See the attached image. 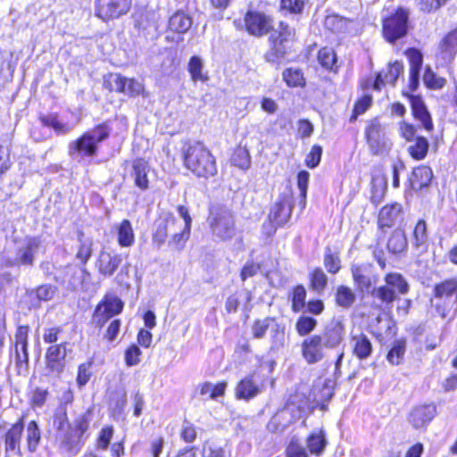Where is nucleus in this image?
I'll return each instance as SVG.
<instances>
[{"label":"nucleus","instance_id":"obj_1","mask_svg":"<svg viewBox=\"0 0 457 457\" xmlns=\"http://www.w3.org/2000/svg\"><path fill=\"white\" fill-rule=\"evenodd\" d=\"M345 327L341 321H332L322 334L307 337L301 344V353L308 364L321 361L326 349L337 347L344 339Z\"/></svg>","mask_w":457,"mask_h":457},{"label":"nucleus","instance_id":"obj_2","mask_svg":"<svg viewBox=\"0 0 457 457\" xmlns=\"http://www.w3.org/2000/svg\"><path fill=\"white\" fill-rule=\"evenodd\" d=\"M182 157L184 166L197 177L209 178L217 173L215 158L202 143L185 145Z\"/></svg>","mask_w":457,"mask_h":457},{"label":"nucleus","instance_id":"obj_3","mask_svg":"<svg viewBox=\"0 0 457 457\" xmlns=\"http://www.w3.org/2000/svg\"><path fill=\"white\" fill-rule=\"evenodd\" d=\"M108 136L109 129L105 125L97 126L70 144V155L78 161L94 156L97 151V144L107 138Z\"/></svg>","mask_w":457,"mask_h":457},{"label":"nucleus","instance_id":"obj_4","mask_svg":"<svg viewBox=\"0 0 457 457\" xmlns=\"http://www.w3.org/2000/svg\"><path fill=\"white\" fill-rule=\"evenodd\" d=\"M294 36L295 33L288 25L280 22L278 29L270 34V48L265 54L267 62H279L287 54Z\"/></svg>","mask_w":457,"mask_h":457},{"label":"nucleus","instance_id":"obj_5","mask_svg":"<svg viewBox=\"0 0 457 457\" xmlns=\"http://www.w3.org/2000/svg\"><path fill=\"white\" fill-rule=\"evenodd\" d=\"M385 285L374 287L370 291L373 297L386 304L392 303L399 295H405L409 290V285L400 273H389L385 277Z\"/></svg>","mask_w":457,"mask_h":457},{"label":"nucleus","instance_id":"obj_6","mask_svg":"<svg viewBox=\"0 0 457 457\" xmlns=\"http://www.w3.org/2000/svg\"><path fill=\"white\" fill-rule=\"evenodd\" d=\"M209 223L212 234L220 240L230 239L235 234L232 214L220 206L211 207Z\"/></svg>","mask_w":457,"mask_h":457},{"label":"nucleus","instance_id":"obj_7","mask_svg":"<svg viewBox=\"0 0 457 457\" xmlns=\"http://www.w3.org/2000/svg\"><path fill=\"white\" fill-rule=\"evenodd\" d=\"M409 13L403 8H399L395 14L383 21V35L389 43L403 37L408 30Z\"/></svg>","mask_w":457,"mask_h":457},{"label":"nucleus","instance_id":"obj_8","mask_svg":"<svg viewBox=\"0 0 457 457\" xmlns=\"http://www.w3.org/2000/svg\"><path fill=\"white\" fill-rule=\"evenodd\" d=\"M89 428L88 414L84 413L74 420L73 427L62 435V445L71 453H78L82 445V436Z\"/></svg>","mask_w":457,"mask_h":457},{"label":"nucleus","instance_id":"obj_9","mask_svg":"<svg viewBox=\"0 0 457 457\" xmlns=\"http://www.w3.org/2000/svg\"><path fill=\"white\" fill-rule=\"evenodd\" d=\"M67 343L49 346L46 353V375L58 378L66 366Z\"/></svg>","mask_w":457,"mask_h":457},{"label":"nucleus","instance_id":"obj_10","mask_svg":"<svg viewBox=\"0 0 457 457\" xmlns=\"http://www.w3.org/2000/svg\"><path fill=\"white\" fill-rule=\"evenodd\" d=\"M132 0H96V13L104 21L120 18L130 9Z\"/></svg>","mask_w":457,"mask_h":457},{"label":"nucleus","instance_id":"obj_11","mask_svg":"<svg viewBox=\"0 0 457 457\" xmlns=\"http://www.w3.org/2000/svg\"><path fill=\"white\" fill-rule=\"evenodd\" d=\"M123 305V302L117 296L106 295L95 310V322L102 327L110 318L120 313Z\"/></svg>","mask_w":457,"mask_h":457},{"label":"nucleus","instance_id":"obj_12","mask_svg":"<svg viewBox=\"0 0 457 457\" xmlns=\"http://www.w3.org/2000/svg\"><path fill=\"white\" fill-rule=\"evenodd\" d=\"M244 25L250 35L262 37L270 31L272 21L263 12L248 11L245 15Z\"/></svg>","mask_w":457,"mask_h":457},{"label":"nucleus","instance_id":"obj_13","mask_svg":"<svg viewBox=\"0 0 457 457\" xmlns=\"http://www.w3.org/2000/svg\"><path fill=\"white\" fill-rule=\"evenodd\" d=\"M40 245V239L38 237H29L19 247L15 258L9 261V264L13 265H26L30 266L34 262L35 253L37 252Z\"/></svg>","mask_w":457,"mask_h":457},{"label":"nucleus","instance_id":"obj_14","mask_svg":"<svg viewBox=\"0 0 457 457\" xmlns=\"http://www.w3.org/2000/svg\"><path fill=\"white\" fill-rule=\"evenodd\" d=\"M108 82L112 90L131 96L140 95L144 90L141 82L134 79L122 77L120 74H111Z\"/></svg>","mask_w":457,"mask_h":457},{"label":"nucleus","instance_id":"obj_15","mask_svg":"<svg viewBox=\"0 0 457 457\" xmlns=\"http://www.w3.org/2000/svg\"><path fill=\"white\" fill-rule=\"evenodd\" d=\"M178 212L184 220V227L181 231L173 234L171 239L169 241V245L176 250L180 251L185 247V244L190 237L192 219L187 208L184 205H179Z\"/></svg>","mask_w":457,"mask_h":457},{"label":"nucleus","instance_id":"obj_16","mask_svg":"<svg viewBox=\"0 0 457 457\" xmlns=\"http://www.w3.org/2000/svg\"><path fill=\"white\" fill-rule=\"evenodd\" d=\"M436 415V407L433 403L415 406L409 413V421L416 428L425 427Z\"/></svg>","mask_w":457,"mask_h":457},{"label":"nucleus","instance_id":"obj_17","mask_svg":"<svg viewBox=\"0 0 457 457\" xmlns=\"http://www.w3.org/2000/svg\"><path fill=\"white\" fill-rule=\"evenodd\" d=\"M405 54L410 62L409 87L411 91H415L420 83V71L422 66L423 57L421 53L415 48H409Z\"/></svg>","mask_w":457,"mask_h":457},{"label":"nucleus","instance_id":"obj_18","mask_svg":"<svg viewBox=\"0 0 457 457\" xmlns=\"http://www.w3.org/2000/svg\"><path fill=\"white\" fill-rule=\"evenodd\" d=\"M403 65L401 62H395L377 75L374 82V88L380 90V86L391 85L395 86L397 79L403 73Z\"/></svg>","mask_w":457,"mask_h":457},{"label":"nucleus","instance_id":"obj_19","mask_svg":"<svg viewBox=\"0 0 457 457\" xmlns=\"http://www.w3.org/2000/svg\"><path fill=\"white\" fill-rule=\"evenodd\" d=\"M122 262L120 254H112L109 252H101L96 267L100 274L104 277H112Z\"/></svg>","mask_w":457,"mask_h":457},{"label":"nucleus","instance_id":"obj_20","mask_svg":"<svg viewBox=\"0 0 457 457\" xmlns=\"http://www.w3.org/2000/svg\"><path fill=\"white\" fill-rule=\"evenodd\" d=\"M262 390V386L253 381V376L249 375L237 383L235 395L237 399L247 401L257 396Z\"/></svg>","mask_w":457,"mask_h":457},{"label":"nucleus","instance_id":"obj_21","mask_svg":"<svg viewBox=\"0 0 457 457\" xmlns=\"http://www.w3.org/2000/svg\"><path fill=\"white\" fill-rule=\"evenodd\" d=\"M24 430L23 418L13 424L5 434L6 452L21 453V441Z\"/></svg>","mask_w":457,"mask_h":457},{"label":"nucleus","instance_id":"obj_22","mask_svg":"<svg viewBox=\"0 0 457 457\" xmlns=\"http://www.w3.org/2000/svg\"><path fill=\"white\" fill-rule=\"evenodd\" d=\"M403 213L402 205L395 202L390 204L385 205L378 214V225L380 228L391 227L396 222Z\"/></svg>","mask_w":457,"mask_h":457},{"label":"nucleus","instance_id":"obj_23","mask_svg":"<svg viewBox=\"0 0 457 457\" xmlns=\"http://www.w3.org/2000/svg\"><path fill=\"white\" fill-rule=\"evenodd\" d=\"M351 270L353 280L361 292H370L372 285L377 283V277L369 276L365 266L353 265Z\"/></svg>","mask_w":457,"mask_h":457},{"label":"nucleus","instance_id":"obj_24","mask_svg":"<svg viewBox=\"0 0 457 457\" xmlns=\"http://www.w3.org/2000/svg\"><path fill=\"white\" fill-rule=\"evenodd\" d=\"M291 202H276L270 208L269 216L271 221L284 225L291 216Z\"/></svg>","mask_w":457,"mask_h":457},{"label":"nucleus","instance_id":"obj_25","mask_svg":"<svg viewBox=\"0 0 457 457\" xmlns=\"http://www.w3.org/2000/svg\"><path fill=\"white\" fill-rule=\"evenodd\" d=\"M353 354L360 360L367 359L372 353V345L364 334L353 336L351 339Z\"/></svg>","mask_w":457,"mask_h":457},{"label":"nucleus","instance_id":"obj_26","mask_svg":"<svg viewBox=\"0 0 457 457\" xmlns=\"http://www.w3.org/2000/svg\"><path fill=\"white\" fill-rule=\"evenodd\" d=\"M411 109L414 117L421 122L424 129L428 131L432 130L433 123L431 116L420 98L413 97L411 99Z\"/></svg>","mask_w":457,"mask_h":457},{"label":"nucleus","instance_id":"obj_27","mask_svg":"<svg viewBox=\"0 0 457 457\" xmlns=\"http://www.w3.org/2000/svg\"><path fill=\"white\" fill-rule=\"evenodd\" d=\"M149 166L144 159H137L133 162V176L135 184L141 189L148 187Z\"/></svg>","mask_w":457,"mask_h":457},{"label":"nucleus","instance_id":"obj_28","mask_svg":"<svg viewBox=\"0 0 457 457\" xmlns=\"http://www.w3.org/2000/svg\"><path fill=\"white\" fill-rule=\"evenodd\" d=\"M117 240L121 247H129L135 242V234L129 220H123L117 227Z\"/></svg>","mask_w":457,"mask_h":457},{"label":"nucleus","instance_id":"obj_29","mask_svg":"<svg viewBox=\"0 0 457 457\" xmlns=\"http://www.w3.org/2000/svg\"><path fill=\"white\" fill-rule=\"evenodd\" d=\"M192 26V19L183 12H177L169 21V29L171 31L183 34Z\"/></svg>","mask_w":457,"mask_h":457},{"label":"nucleus","instance_id":"obj_30","mask_svg":"<svg viewBox=\"0 0 457 457\" xmlns=\"http://www.w3.org/2000/svg\"><path fill=\"white\" fill-rule=\"evenodd\" d=\"M457 295V280L447 279L434 287V295L437 299L448 300Z\"/></svg>","mask_w":457,"mask_h":457},{"label":"nucleus","instance_id":"obj_31","mask_svg":"<svg viewBox=\"0 0 457 457\" xmlns=\"http://www.w3.org/2000/svg\"><path fill=\"white\" fill-rule=\"evenodd\" d=\"M228 384L224 381L213 386L210 382H204L198 386L199 394L204 399L215 400L225 394Z\"/></svg>","mask_w":457,"mask_h":457},{"label":"nucleus","instance_id":"obj_32","mask_svg":"<svg viewBox=\"0 0 457 457\" xmlns=\"http://www.w3.org/2000/svg\"><path fill=\"white\" fill-rule=\"evenodd\" d=\"M407 237L403 229L397 228L391 234L387 248L393 253H400L407 248Z\"/></svg>","mask_w":457,"mask_h":457},{"label":"nucleus","instance_id":"obj_33","mask_svg":"<svg viewBox=\"0 0 457 457\" xmlns=\"http://www.w3.org/2000/svg\"><path fill=\"white\" fill-rule=\"evenodd\" d=\"M187 70L193 81L205 82L208 80V74L207 72L204 71V62L200 57H191L188 62Z\"/></svg>","mask_w":457,"mask_h":457},{"label":"nucleus","instance_id":"obj_34","mask_svg":"<svg viewBox=\"0 0 457 457\" xmlns=\"http://www.w3.org/2000/svg\"><path fill=\"white\" fill-rule=\"evenodd\" d=\"M40 120L45 126L52 128L58 135L67 134L74 128L72 125L61 121L55 114L43 116Z\"/></svg>","mask_w":457,"mask_h":457},{"label":"nucleus","instance_id":"obj_35","mask_svg":"<svg viewBox=\"0 0 457 457\" xmlns=\"http://www.w3.org/2000/svg\"><path fill=\"white\" fill-rule=\"evenodd\" d=\"M41 439V432L37 423L35 420L29 422L26 428V443L29 452L37 450Z\"/></svg>","mask_w":457,"mask_h":457},{"label":"nucleus","instance_id":"obj_36","mask_svg":"<svg viewBox=\"0 0 457 457\" xmlns=\"http://www.w3.org/2000/svg\"><path fill=\"white\" fill-rule=\"evenodd\" d=\"M269 328L274 333L279 332V325L274 322L273 319L265 318L263 320H256L253 325V335L255 338H262Z\"/></svg>","mask_w":457,"mask_h":457},{"label":"nucleus","instance_id":"obj_37","mask_svg":"<svg viewBox=\"0 0 457 457\" xmlns=\"http://www.w3.org/2000/svg\"><path fill=\"white\" fill-rule=\"evenodd\" d=\"M433 177L432 170L428 166H420L414 169L411 183L413 187H423L429 184Z\"/></svg>","mask_w":457,"mask_h":457},{"label":"nucleus","instance_id":"obj_38","mask_svg":"<svg viewBox=\"0 0 457 457\" xmlns=\"http://www.w3.org/2000/svg\"><path fill=\"white\" fill-rule=\"evenodd\" d=\"M177 223L174 218L166 220L158 224L155 232L153 235V241L161 246L167 239L169 229L171 230V227Z\"/></svg>","mask_w":457,"mask_h":457},{"label":"nucleus","instance_id":"obj_39","mask_svg":"<svg viewBox=\"0 0 457 457\" xmlns=\"http://www.w3.org/2000/svg\"><path fill=\"white\" fill-rule=\"evenodd\" d=\"M282 76L288 87H303L305 84L303 74L300 69L288 68L284 71Z\"/></svg>","mask_w":457,"mask_h":457},{"label":"nucleus","instance_id":"obj_40","mask_svg":"<svg viewBox=\"0 0 457 457\" xmlns=\"http://www.w3.org/2000/svg\"><path fill=\"white\" fill-rule=\"evenodd\" d=\"M406 342L403 339L395 341L387 353V361L393 365H399L405 353Z\"/></svg>","mask_w":457,"mask_h":457},{"label":"nucleus","instance_id":"obj_41","mask_svg":"<svg viewBox=\"0 0 457 457\" xmlns=\"http://www.w3.org/2000/svg\"><path fill=\"white\" fill-rule=\"evenodd\" d=\"M326 439L324 434L320 431L319 433H313L310 435L307 439V447L312 453L320 454L325 446H326Z\"/></svg>","mask_w":457,"mask_h":457},{"label":"nucleus","instance_id":"obj_42","mask_svg":"<svg viewBox=\"0 0 457 457\" xmlns=\"http://www.w3.org/2000/svg\"><path fill=\"white\" fill-rule=\"evenodd\" d=\"M336 301L341 307L347 308L354 303L355 295L351 288L340 286L337 289Z\"/></svg>","mask_w":457,"mask_h":457},{"label":"nucleus","instance_id":"obj_43","mask_svg":"<svg viewBox=\"0 0 457 457\" xmlns=\"http://www.w3.org/2000/svg\"><path fill=\"white\" fill-rule=\"evenodd\" d=\"M318 60L320 64L327 70H333L337 64L335 51L330 47L321 48L318 54Z\"/></svg>","mask_w":457,"mask_h":457},{"label":"nucleus","instance_id":"obj_44","mask_svg":"<svg viewBox=\"0 0 457 457\" xmlns=\"http://www.w3.org/2000/svg\"><path fill=\"white\" fill-rule=\"evenodd\" d=\"M54 426L59 432L64 434L70 429L71 426L68 421L67 410L64 406H59L54 415Z\"/></svg>","mask_w":457,"mask_h":457},{"label":"nucleus","instance_id":"obj_45","mask_svg":"<svg viewBox=\"0 0 457 457\" xmlns=\"http://www.w3.org/2000/svg\"><path fill=\"white\" fill-rule=\"evenodd\" d=\"M381 128L377 123L370 124L366 129V137L370 146L378 152L380 148Z\"/></svg>","mask_w":457,"mask_h":457},{"label":"nucleus","instance_id":"obj_46","mask_svg":"<svg viewBox=\"0 0 457 457\" xmlns=\"http://www.w3.org/2000/svg\"><path fill=\"white\" fill-rule=\"evenodd\" d=\"M231 162L233 165L242 170L248 169L251 164V157L248 150L245 147L236 149L232 155Z\"/></svg>","mask_w":457,"mask_h":457},{"label":"nucleus","instance_id":"obj_47","mask_svg":"<svg viewBox=\"0 0 457 457\" xmlns=\"http://www.w3.org/2000/svg\"><path fill=\"white\" fill-rule=\"evenodd\" d=\"M424 84L431 89H441L445 87L446 80L437 77L430 68H427L423 75Z\"/></svg>","mask_w":457,"mask_h":457},{"label":"nucleus","instance_id":"obj_48","mask_svg":"<svg viewBox=\"0 0 457 457\" xmlns=\"http://www.w3.org/2000/svg\"><path fill=\"white\" fill-rule=\"evenodd\" d=\"M428 148V143L427 139L424 137H418L415 144L409 147V153L414 159L421 160L426 156Z\"/></svg>","mask_w":457,"mask_h":457},{"label":"nucleus","instance_id":"obj_49","mask_svg":"<svg viewBox=\"0 0 457 457\" xmlns=\"http://www.w3.org/2000/svg\"><path fill=\"white\" fill-rule=\"evenodd\" d=\"M428 239L427 224L424 220H420L413 230V244L415 247L423 245Z\"/></svg>","mask_w":457,"mask_h":457},{"label":"nucleus","instance_id":"obj_50","mask_svg":"<svg viewBox=\"0 0 457 457\" xmlns=\"http://www.w3.org/2000/svg\"><path fill=\"white\" fill-rule=\"evenodd\" d=\"M328 277L320 268H316L311 274V285L313 290L321 292L327 286Z\"/></svg>","mask_w":457,"mask_h":457},{"label":"nucleus","instance_id":"obj_51","mask_svg":"<svg viewBox=\"0 0 457 457\" xmlns=\"http://www.w3.org/2000/svg\"><path fill=\"white\" fill-rule=\"evenodd\" d=\"M317 320L311 317L302 316L298 319L295 328L300 336L310 334L316 327Z\"/></svg>","mask_w":457,"mask_h":457},{"label":"nucleus","instance_id":"obj_52","mask_svg":"<svg viewBox=\"0 0 457 457\" xmlns=\"http://www.w3.org/2000/svg\"><path fill=\"white\" fill-rule=\"evenodd\" d=\"M324 265L328 271L333 274L337 273L341 268L339 257L329 248H327L325 253Z\"/></svg>","mask_w":457,"mask_h":457},{"label":"nucleus","instance_id":"obj_53","mask_svg":"<svg viewBox=\"0 0 457 457\" xmlns=\"http://www.w3.org/2000/svg\"><path fill=\"white\" fill-rule=\"evenodd\" d=\"M306 291L303 286H297L293 292L292 308L295 312H300L305 304Z\"/></svg>","mask_w":457,"mask_h":457},{"label":"nucleus","instance_id":"obj_54","mask_svg":"<svg viewBox=\"0 0 457 457\" xmlns=\"http://www.w3.org/2000/svg\"><path fill=\"white\" fill-rule=\"evenodd\" d=\"M142 352L140 348L136 345H130L124 354L125 363L129 367L136 366L140 362V356Z\"/></svg>","mask_w":457,"mask_h":457},{"label":"nucleus","instance_id":"obj_55","mask_svg":"<svg viewBox=\"0 0 457 457\" xmlns=\"http://www.w3.org/2000/svg\"><path fill=\"white\" fill-rule=\"evenodd\" d=\"M113 435L112 427L107 426L101 429L96 440V448L106 450Z\"/></svg>","mask_w":457,"mask_h":457},{"label":"nucleus","instance_id":"obj_56","mask_svg":"<svg viewBox=\"0 0 457 457\" xmlns=\"http://www.w3.org/2000/svg\"><path fill=\"white\" fill-rule=\"evenodd\" d=\"M443 51L453 54L457 51V29L450 32L444 39L441 45Z\"/></svg>","mask_w":457,"mask_h":457},{"label":"nucleus","instance_id":"obj_57","mask_svg":"<svg viewBox=\"0 0 457 457\" xmlns=\"http://www.w3.org/2000/svg\"><path fill=\"white\" fill-rule=\"evenodd\" d=\"M322 154V147L320 145H313L311 152L305 159V163L309 168H315L319 165Z\"/></svg>","mask_w":457,"mask_h":457},{"label":"nucleus","instance_id":"obj_58","mask_svg":"<svg viewBox=\"0 0 457 457\" xmlns=\"http://www.w3.org/2000/svg\"><path fill=\"white\" fill-rule=\"evenodd\" d=\"M90 367H91L90 362H85L79 366V370H78V375H77V383H78L79 386L81 387L88 382V380L91 377Z\"/></svg>","mask_w":457,"mask_h":457},{"label":"nucleus","instance_id":"obj_59","mask_svg":"<svg viewBox=\"0 0 457 457\" xmlns=\"http://www.w3.org/2000/svg\"><path fill=\"white\" fill-rule=\"evenodd\" d=\"M29 327L20 326L15 334V346H21V350L28 348Z\"/></svg>","mask_w":457,"mask_h":457},{"label":"nucleus","instance_id":"obj_60","mask_svg":"<svg viewBox=\"0 0 457 457\" xmlns=\"http://www.w3.org/2000/svg\"><path fill=\"white\" fill-rule=\"evenodd\" d=\"M261 270V265L253 262H247L242 268L240 278L243 281L253 277Z\"/></svg>","mask_w":457,"mask_h":457},{"label":"nucleus","instance_id":"obj_61","mask_svg":"<svg viewBox=\"0 0 457 457\" xmlns=\"http://www.w3.org/2000/svg\"><path fill=\"white\" fill-rule=\"evenodd\" d=\"M48 396V390L41 387H37L31 396V404L33 407H42Z\"/></svg>","mask_w":457,"mask_h":457},{"label":"nucleus","instance_id":"obj_62","mask_svg":"<svg viewBox=\"0 0 457 457\" xmlns=\"http://www.w3.org/2000/svg\"><path fill=\"white\" fill-rule=\"evenodd\" d=\"M92 254V242L85 241L80 244V246L77 252L76 258L80 261L81 263H86Z\"/></svg>","mask_w":457,"mask_h":457},{"label":"nucleus","instance_id":"obj_63","mask_svg":"<svg viewBox=\"0 0 457 457\" xmlns=\"http://www.w3.org/2000/svg\"><path fill=\"white\" fill-rule=\"evenodd\" d=\"M305 2L306 0H281V7L292 13H300L303 9Z\"/></svg>","mask_w":457,"mask_h":457},{"label":"nucleus","instance_id":"obj_64","mask_svg":"<svg viewBox=\"0 0 457 457\" xmlns=\"http://www.w3.org/2000/svg\"><path fill=\"white\" fill-rule=\"evenodd\" d=\"M56 293V287L51 285H43L37 287L36 291L37 297L39 300L49 301L54 298Z\"/></svg>","mask_w":457,"mask_h":457}]
</instances>
